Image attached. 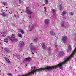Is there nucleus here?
<instances>
[{
	"label": "nucleus",
	"instance_id": "1",
	"mask_svg": "<svg viewBox=\"0 0 76 76\" xmlns=\"http://www.w3.org/2000/svg\"><path fill=\"white\" fill-rule=\"evenodd\" d=\"M8 37L9 38L11 41H14L15 40V34H13Z\"/></svg>",
	"mask_w": 76,
	"mask_h": 76
},
{
	"label": "nucleus",
	"instance_id": "2",
	"mask_svg": "<svg viewBox=\"0 0 76 76\" xmlns=\"http://www.w3.org/2000/svg\"><path fill=\"white\" fill-rule=\"evenodd\" d=\"M67 40V36H63L62 40L64 43H66V40Z\"/></svg>",
	"mask_w": 76,
	"mask_h": 76
},
{
	"label": "nucleus",
	"instance_id": "3",
	"mask_svg": "<svg viewBox=\"0 0 76 76\" xmlns=\"http://www.w3.org/2000/svg\"><path fill=\"white\" fill-rule=\"evenodd\" d=\"M34 25L32 24H31V25L29 26V27L28 29V31H32V28H34Z\"/></svg>",
	"mask_w": 76,
	"mask_h": 76
},
{
	"label": "nucleus",
	"instance_id": "4",
	"mask_svg": "<svg viewBox=\"0 0 76 76\" xmlns=\"http://www.w3.org/2000/svg\"><path fill=\"white\" fill-rule=\"evenodd\" d=\"M26 12L30 15H31V14H32L33 13L31 11L28 9H27V10H26Z\"/></svg>",
	"mask_w": 76,
	"mask_h": 76
},
{
	"label": "nucleus",
	"instance_id": "5",
	"mask_svg": "<svg viewBox=\"0 0 76 76\" xmlns=\"http://www.w3.org/2000/svg\"><path fill=\"white\" fill-rule=\"evenodd\" d=\"M24 45V42L23 41L20 42L19 43V46L20 47H22Z\"/></svg>",
	"mask_w": 76,
	"mask_h": 76
},
{
	"label": "nucleus",
	"instance_id": "6",
	"mask_svg": "<svg viewBox=\"0 0 76 76\" xmlns=\"http://www.w3.org/2000/svg\"><path fill=\"white\" fill-rule=\"evenodd\" d=\"M64 53L63 51H61L59 53V56L60 57H61V56H63L64 55Z\"/></svg>",
	"mask_w": 76,
	"mask_h": 76
},
{
	"label": "nucleus",
	"instance_id": "7",
	"mask_svg": "<svg viewBox=\"0 0 76 76\" xmlns=\"http://www.w3.org/2000/svg\"><path fill=\"white\" fill-rule=\"evenodd\" d=\"M4 58L7 63H10V61L9 59H8V58H7L6 57Z\"/></svg>",
	"mask_w": 76,
	"mask_h": 76
},
{
	"label": "nucleus",
	"instance_id": "8",
	"mask_svg": "<svg viewBox=\"0 0 76 76\" xmlns=\"http://www.w3.org/2000/svg\"><path fill=\"white\" fill-rule=\"evenodd\" d=\"M51 35L52 36H55L56 35V34L53 32V31H51L50 32Z\"/></svg>",
	"mask_w": 76,
	"mask_h": 76
},
{
	"label": "nucleus",
	"instance_id": "9",
	"mask_svg": "<svg viewBox=\"0 0 76 76\" xmlns=\"http://www.w3.org/2000/svg\"><path fill=\"white\" fill-rule=\"evenodd\" d=\"M30 49L32 51L33 50H35V47L34 46H32L31 47Z\"/></svg>",
	"mask_w": 76,
	"mask_h": 76
},
{
	"label": "nucleus",
	"instance_id": "10",
	"mask_svg": "<svg viewBox=\"0 0 76 76\" xmlns=\"http://www.w3.org/2000/svg\"><path fill=\"white\" fill-rule=\"evenodd\" d=\"M50 20H49V19H46L45 20V23H49V21Z\"/></svg>",
	"mask_w": 76,
	"mask_h": 76
},
{
	"label": "nucleus",
	"instance_id": "11",
	"mask_svg": "<svg viewBox=\"0 0 76 76\" xmlns=\"http://www.w3.org/2000/svg\"><path fill=\"white\" fill-rule=\"evenodd\" d=\"M48 51L49 54H50L51 53V48L48 47Z\"/></svg>",
	"mask_w": 76,
	"mask_h": 76
},
{
	"label": "nucleus",
	"instance_id": "12",
	"mask_svg": "<svg viewBox=\"0 0 76 76\" xmlns=\"http://www.w3.org/2000/svg\"><path fill=\"white\" fill-rule=\"evenodd\" d=\"M72 48H71V46H70V45H69L68 46V50H67V52H69V51H71V49Z\"/></svg>",
	"mask_w": 76,
	"mask_h": 76
},
{
	"label": "nucleus",
	"instance_id": "13",
	"mask_svg": "<svg viewBox=\"0 0 76 76\" xmlns=\"http://www.w3.org/2000/svg\"><path fill=\"white\" fill-rule=\"evenodd\" d=\"M42 47L43 48V49H45V43L43 42L42 44Z\"/></svg>",
	"mask_w": 76,
	"mask_h": 76
},
{
	"label": "nucleus",
	"instance_id": "14",
	"mask_svg": "<svg viewBox=\"0 0 76 76\" xmlns=\"http://www.w3.org/2000/svg\"><path fill=\"white\" fill-rule=\"evenodd\" d=\"M25 60L27 61H29L31 60V58H26L25 59Z\"/></svg>",
	"mask_w": 76,
	"mask_h": 76
},
{
	"label": "nucleus",
	"instance_id": "15",
	"mask_svg": "<svg viewBox=\"0 0 76 76\" xmlns=\"http://www.w3.org/2000/svg\"><path fill=\"white\" fill-rule=\"evenodd\" d=\"M4 50L5 51H6V52H10V50H9V49H8L7 48H5Z\"/></svg>",
	"mask_w": 76,
	"mask_h": 76
},
{
	"label": "nucleus",
	"instance_id": "16",
	"mask_svg": "<svg viewBox=\"0 0 76 76\" xmlns=\"http://www.w3.org/2000/svg\"><path fill=\"white\" fill-rule=\"evenodd\" d=\"M52 11L53 15L56 14V10H54V9H52Z\"/></svg>",
	"mask_w": 76,
	"mask_h": 76
},
{
	"label": "nucleus",
	"instance_id": "17",
	"mask_svg": "<svg viewBox=\"0 0 76 76\" xmlns=\"http://www.w3.org/2000/svg\"><path fill=\"white\" fill-rule=\"evenodd\" d=\"M0 15H2V16H4V17H5V16H6V14L4 12H3L2 14H0Z\"/></svg>",
	"mask_w": 76,
	"mask_h": 76
},
{
	"label": "nucleus",
	"instance_id": "18",
	"mask_svg": "<svg viewBox=\"0 0 76 76\" xmlns=\"http://www.w3.org/2000/svg\"><path fill=\"white\" fill-rule=\"evenodd\" d=\"M64 23H65V22L63 21L61 23V26L63 27L64 26Z\"/></svg>",
	"mask_w": 76,
	"mask_h": 76
},
{
	"label": "nucleus",
	"instance_id": "19",
	"mask_svg": "<svg viewBox=\"0 0 76 76\" xmlns=\"http://www.w3.org/2000/svg\"><path fill=\"white\" fill-rule=\"evenodd\" d=\"M4 42H6V43H7L8 42V39H4Z\"/></svg>",
	"mask_w": 76,
	"mask_h": 76
},
{
	"label": "nucleus",
	"instance_id": "20",
	"mask_svg": "<svg viewBox=\"0 0 76 76\" xmlns=\"http://www.w3.org/2000/svg\"><path fill=\"white\" fill-rule=\"evenodd\" d=\"M18 35L19 37H22V34L20 33L18 34Z\"/></svg>",
	"mask_w": 76,
	"mask_h": 76
},
{
	"label": "nucleus",
	"instance_id": "21",
	"mask_svg": "<svg viewBox=\"0 0 76 76\" xmlns=\"http://www.w3.org/2000/svg\"><path fill=\"white\" fill-rule=\"evenodd\" d=\"M37 39H37V38H35L33 39V41H34V42H37Z\"/></svg>",
	"mask_w": 76,
	"mask_h": 76
},
{
	"label": "nucleus",
	"instance_id": "22",
	"mask_svg": "<svg viewBox=\"0 0 76 76\" xmlns=\"http://www.w3.org/2000/svg\"><path fill=\"white\" fill-rule=\"evenodd\" d=\"M20 32L22 34H24V31H23V30L22 29H20Z\"/></svg>",
	"mask_w": 76,
	"mask_h": 76
},
{
	"label": "nucleus",
	"instance_id": "23",
	"mask_svg": "<svg viewBox=\"0 0 76 76\" xmlns=\"http://www.w3.org/2000/svg\"><path fill=\"white\" fill-rule=\"evenodd\" d=\"M62 15H66V11H63L62 12Z\"/></svg>",
	"mask_w": 76,
	"mask_h": 76
},
{
	"label": "nucleus",
	"instance_id": "24",
	"mask_svg": "<svg viewBox=\"0 0 76 76\" xmlns=\"http://www.w3.org/2000/svg\"><path fill=\"white\" fill-rule=\"evenodd\" d=\"M7 75H8V76H12L13 74H12L10 73H8L7 74Z\"/></svg>",
	"mask_w": 76,
	"mask_h": 76
},
{
	"label": "nucleus",
	"instance_id": "25",
	"mask_svg": "<svg viewBox=\"0 0 76 76\" xmlns=\"http://www.w3.org/2000/svg\"><path fill=\"white\" fill-rule=\"evenodd\" d=\"M45 3L46 4H48V0H45Z\"/></svg>",
	"mask_w": 76,
	"mask_h": 76
},
{
	"label": "nucleus",
	"instance_id": "26",
	"mask_svg": "<svg viewBox=\"0 0 76 76\" xmlns=\"http://www.w3.org/2000/svg\"><path fill=\"white\" fill-rule=\"evenodd\" d=\"M3 4L4 5V6H6V4H7V3L6 2H3Z\"/></svg>",
	"mask_w": 76,
	"mask_h": 76
},
{
	"label": "nucleus",
	"instance_id": "27",
	"mask_svg": "<svg viewBox=\"0 0 76 76\" xmlns=\"http://www.w3.org/2000/svg\"><path fill=\"white\" fill-rule=\"evenodd\" d=\"M59 7H60V8L61 9L60 10H61V9L63 8V7L62 6V5H60Z\"/></svg>",
	"mask_w": 76,
	"mask_h": 76
},
{
	"label": "nucleus",
	"instance_id": "28",
	"mask_svg": "<svg viewBox=\"0 0 76 76\" xmlns=\"http://www.w3.org/2000/svg\"><path fill=\"white\" fill-rule=\"evenodd\" d=\"M69 70H70V71H72V68H71V67H70L69 68Z\"/></svg>",
	"mask_w": 76,
	"mask_h": 76
},
{
	"label": "nucleus",
	"instance_id": "29",
	"mask_svg": "<svg viewBox=\"0 0 76 76\" xmlns=\"http://www.w3.org/2000/svg\"><path fill=\"white\" fill-rule=\"evenodd\" d=\"M57 43H56L55 45V46L56 47L57 46Z\"/></svg>",
	"mask_w": 76,
	"mask_h": 76
},
{
	"label": "nucleus",
	"instance_id": "30",
	"mask_svg": "<svg viewBox=\"0 0 76 76\" xmlns=\"http://www.w3.org/2000/svg\"><path fill=\"white\" fill-rule=\"evenodd\" d=\"M46 8H47V7H44L45 12H46Z\"/></svg>",
	"mask_w": 76,
	"mask_h": 76
},
{
	"label": "nucleus",
	"instance_id": "31",
	"mask_svg": "<svg viewBox=\"0 0 76 76\" xmlns=\"http://www.w3.org/2000/svg\"><path fill=\"white\" fill-rule=\"evenodd\" d=\"M19 4H21V0H19Z\"/></svg>",
	"mask_w": 76,
	"mask_h": 76
},
{
	"label": "nucleus",
	"instance_id": "32",
	"mask_svg": "<svg viewBox=\"0 0 76 76\" xmlns=\"http://www.w3.org/2000/svg\"><path fill=\"white\" fill-rule=\"evenodd\" d=\"M14 16L16 17V18H17V16L16 15V14L14 15Z\"/></svg>",
	"mask_w": 76,
	"mask_h": 76
},
{
	"label": "nucleus",
	"instance_id": "33",
	"mask_svg": "<svg viewBox=\"0 0 76 76\" xmlns=\"http://www.w3.org/2000/svg\"><path fill=\"white\" fill-rule=\"evenodd\" d=\"M6 31H5V32H3V33L4 34H6Z\"/></svg>",
	"mask_w": 76,
	"mask_h": 76
},
{
	"label": "nucleus",
	"instance_id": "34",
	"mask_svg": "<svg viewBox=\"0 0 76 76\" xmlns=\"http://www.w3.org/2000/svg\"><path fill=\"white\" fill-rule=\"evenodd\" d=\"M71 15H72V16H73V13H71Z\"/></svg>",
	"mask_w": 76,
	"mask_h": 76
},
{
	"label": "nucleus",
	"instance_id": "35",
	"mask_svg": "<svg viewBox=\"0 0 76 76\" xmlns=\"http://www.w3.org/2000/svg\"><path fill=\"white\" fill-rule=\"evenodd\" d=\"M5 36V35H2V37H4Z\"/></svg>",
	"mask_w": 76,
	"mask_h": 76
},
{
	"label": "nucleus",
	"instance_id": "36",
	"mask_svg": "<svg viewBox=\"0 0 76 76\" xmlns=\"http://www.w3.org/2000/svg\"><path fill=\"white\" fill-rule=\"evenodd\" d=\"M16 16H17V17H16V18H19V16L17 15Z\"/></svg>",
	"mask_w": 76,
	"mask_h": 76
},
{
	"label": "nucleus",
	"instance_id": "37",
	"mask_svg": "<svg viewBox=\"0 0 76 76\" xmlns=\"http://www.w3.org/2000/svg\"><path fill=\"white\" fill-rule=\"evenodd\" d=\"M74 36H75V37H76V34H75Z\"/></svg>",
	"mask_w": 76,
	"mask_h": 76
},
{
	"label": "nucleus",
	"instance_id": "38",
	"mask_svg": "<svg viewBox=\"0 0 76 76\" xmlns=\"http://www.w3.org/2000/svg\"><path fill=\"white\" fill-rule=\"evenodd\" d=\"M32 54H34V53H32Z\"/></svg>",
	"mask_w": 76,
	"mask_h": 76
},
{
	"label": "nucleus",
	"instance_id": "39",
	"mask_svg": "<svg viewBox=\"0 0 76 76\" xmlns=\"http://www.w3.org/2000/svg\"><path fill=\"white\" fill-rule=\"evenodd\" d=\"M44 5H45V4H43V6H44Z\"/></svg>",
	"mask_w": 76,
	"mask_h": 76
},
{
	"label": "nucleus",
	"instance_id": "40",
	"mask_svg": "<svg viewBox=\"0 0 76 76\" xmlns=\"http://www.w3.org/2000/svg\"><path fill=\"white\" fill-rule=\"evenodd\" d=\"M6 8L7 9V7H6Z\"/></svg>",
	"mask_w": 76,
	"mask_h": 76
},
{
	"label": "nucleus",
	"instance_id": "41",
	"mask_svg": "<svg viewBox=\"0 0 76 76\" xmlns=\"http://www.w3.org/2000/svg\"><path fill=\"white\" fill-rule=\"evenodd\" d=\"M31 16H30V18H31Z\"/></svg>",
	"mask_w": 76,
	"mask_h": 76
},
{
	"label": "nucleus",
	"instance_id": "42",
	"mask_svg": "<svg viewBox=\"0 0 76 76\" xmlns=\"http://www.w3.org/2000/svg\"><path fill=\"white\" fill-rule=\"evenodd\" d=\"M21 13H22V12H21Z\"/></svg>",
	"mask_w": 76,
	"mask_h": 76
},
{
	"label": "nucleus",
	"instance_id": "43",
	"mask_svg": "<svg viewBox=\"0 0 76 76\" xmlns=\"http://www.w3.org/2000/svg\"><path fill=\"white\" fill-rule=\"evenodd\" d=\"M6 12H7V10H6Z\"/></svg>",
	"mask_w": 76,
	"mask_h": 76
},
{
	"label": "nucleus",
	"instance_id": "44",
	"mask_svg": "<svg viewBox=\"0 0 76 76\" xmlns=\"http://www.w3.org/2000/svg\"><path fill=\"white\" fill-rule=\"evenodd\" d=\"M17 41H18V39H17Z\"/></svg>",
	"mask_w": 76,
	"mask_h": 76
},
{
	"label": "nucleus",
	"instance_id": "45",
	"mask_svg": "<svg viewBox=\"0 0 76 76\" xmlns=\"http://www.w3.org/2000/svg\"><path fill=\"white\" fill-rule=\"evenodd\" d=\"M18 58H19V57H18Z\"/></svg>",
	"mask_w": 76,
	"mask_h": 76
},
{
	"label": "nucleus",
	"instance_id": "46",
	"mask_svg": "<svg viewBox=\"0 0 76 76\" xmlns=\"http://www.w3.org/2000/svg\"><path fill=\"white\" fill-rule=\"evenodd\" d=\"M12 13L11 12V13H10V14H12Z\"/></svg>",
	"mask_w": 76,
	"mask_h": 76
},
{
	"label": "nucleus",
	"instance_id": "47",
	"mask_svg": "<svg viewBox=\"0 0 76 76\" xmlns=\"http://www.w3.org/2000/svg\"><path fill=\"white\" fill-rule=\"evenodd\" d=\"M31 44H32V43H31Z\"/></svg>",
	"mask_w": 76,
	"mask_h": 76
},
{
	"label": "nucleus",
	"instance_id": "48",
	"mask_svg": "<svg viewBox=\"0 0 76 76\" xmlns=\"http://www.w3.org/2000/svg\"><path fill=\"white\" fill-rule=\"evenodd\" d=\"M75 47V46H74V47Z\"/></svg>",
	"mask_w": 76,
	"mask_h": 76
}]
</instances>
